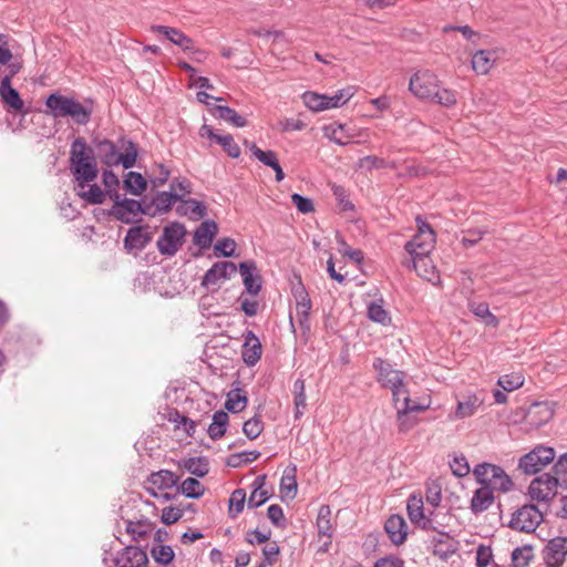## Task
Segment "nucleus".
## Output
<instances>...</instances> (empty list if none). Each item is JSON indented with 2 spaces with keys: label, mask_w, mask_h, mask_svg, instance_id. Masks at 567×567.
I'll list each match as a JSON object with an SVG mask.
<instances>
[{
  "label": "nucleus",
  "mask_w": 567,
  "mask_h": 567,
  "mask_svg": "<svg viewBox=\"0 0 567 567\" xmlns=\"http://www.w3.org/2000/svg\"><path fill=\"white\" fill-rule=\"evenodd\" d=\"M97 156L106 166L122 165L132 168L137 158V146L131 140H120L118 145L110 140H102L95 144Z\"/></svg>",
  "instance_id": "obj_1"
},
{
  "label": "nucleus",
  "mask_w": 567,
  "mask_h": 567,
  "mask_svg": "<svg viewBox=\"0 0 567 567\" xmlns=\"http://www.w3.org/2000/svg\"><path fill=\"white\" fill-rule=\"evenodd\" d=\"M70 162L75 184L92 183L96 179L99 173L96 159L82 137L73 141Z\"/></svg>",
  "instance_id": "obj_2"
},
{
  "label": "nucleus",
  "mask_w": 567,
  "mask_h": 567,
  "mask_svg": "<svg viewBox=\"0 0 567 567\" xmlns=\"http://www.w3.org/2000/svg\"><path fill=\"white\" fill-rule=\"evenodd\" d=\"M45 106L47 113L52 117H71L79 125L87 124L92 114V107L59 93L50 94L45 100Z\"/></svg>",
  "instance_id": "obj_3"
},
{
  "label": "nucleus",
  "mask_w": 567,
  "mask_h": 567,
  "mask_svg": "<svg viewBox=\"0 0 567 567\" xmlns=\"http://www.w3.org/2000/svg\"><path fill=\"white\" fill-rule=\"evenodd\" d=\"M473 475L481 485L488 486L492 491L509 492L513 481L498 465L482 463L475 466Z\"/></svg>",
  "instance_id": "obj_4"
},
{
  "label": "nucleus",
  "mask_w": 567,
  "mask_h": 567,
  "mask_svg": "<svg viewBox=\"0 0 567 567\" xmlns=\"http://www.w3.org/2000/svg\"><path fill=\"white\" fill-rule=\"evenodd\" d=\"M555 456L553 447L538 445L519 458L518 470L526 475H534L550 464Z\"/></svg>",
  "instance_id": "obj_5"
},
{
  "label": "nucleus",
  "mask_w": 567,
  "mask_h": 567,
  "mask_svg": "<svg viewBox=\"0 0 567 567\" xmlns=\"http://www.w3.org/2000/svg\"><path fill=\"white\" fill-rule=\"evenodd\" d=\"M186 229L183 224L173 221L166 225L159 236L156 247L161 255L172 257L183 245Z\"/></svg>",
  "instance_id": "obj_6"
},
{
  "label": "nucleus",
  "mask_w": 567,
  "mask_h": 567,
  "mask_svg": "<svg viewBox=\"0 0 567 567\" xmlns=\"http://www.w3.org/2000/svg\"><path fill=\"white\" fill-rule=\"evenodd\" d=\"M543 513L536 505H523L512 514L508 526L518 532L532 533L543 522Z\"/></svg>",
  "instance_id": "obj_7"
},
{
  "label": "nucleus",
  "mask_w": 567,
  "mask_h": 567,
  "mask_svg": "<svg viewBox=\"0 0 567 567\" xmlns=\"http://www.w3.org/2000/svg\"><path fill=\"white\" fill-rule=\"evenodd\" d=\"M405 251L410 256L409 259L403 261L406 268L414 269L421 278L432 284H436L440 280L436 267L429 257L430 254L421 255V248L405 249Z\"/></svg>",
  "instance_id": "obj_8"
},
{
  "label": "nucleus",
  "mask_w": 567,
  "mask_h": 567,
  "mask_svg": "<svg viewBox=\"0 0 567 567\" xmlns=\"http://www.w3.org/2000/svg\"><path fill=\"white\" fill-rule=\"evenodd\" d=\"M373 369L378 371L377 380L383 386L391 391L392 396L398 395V386L402 385L405 380L403 371L393 369L392 364L381 358L373 361Z\"/></svg>",
  "instance_id": "obj_9"
},
{
  "label": "nucleus",
  "mask_w": 567,
  "mask_h": 567,
  "mask_svg": "<svg viewBox=\"0 0 567 567\" xmlns=\"http://www.w3.org/2000/svg\"><path fill=\"white\" fill-rule=\"evenodd\" d=\"M440 84L437 76L429 71H417L409 83V90L420 100H431Z\"/></svg>",
  "instance_id": "obj_10"
},
{
  "label": "nucleus",
  "mask_w": 567,
  "mask_h": 567,
  "mask_svg": "<svg viewBox=\"0 0 567 567\" xmlns=\"http://www.w3.org/2000/svg\"><path fill=\"white\" fill-rule=\"evenodd\" d=\"M560 487L551 474L545 473L535 477L528 487V494L532 499L537 502H547L553 498Z\"/></svg>",
  "instance_id": "obj_11"
},
{
  "label": "nucleus",
  "mask_w": 567,
  "mask_h": 567,
  "mask_svg": "<svg viewBox=\"0 0 567 567\" xmlns=\"http://www.w3.org/2000/svg\"><path fill=\"white\" fill-rule=\"evenodd\" d=\"M113 200L114 205L111 209V215L122 223H133L135 216L140 213L144 214L145 208H143L138 200L128 198L121 199L117 192H115Z\"/></svg>",
  "instance_id": "obj_12"
},
{
  "label": "nucleus",
  "mask_w": 567,
  "mask_h": 567,
  "mask_svg": "<svg viewBox=\"0 0 567 567\" xmlns=\"http://www.w3.org/2000/svg\"><path fill=\"white\" fill-rule=\"evenodd\" d=\"M429 408L427 404H419L412 402L410 398L404 399V403L398 406L396 421L398 430L400 433H406L417 423V419L412 415V412L425 411Z\"/></svg>",
  "instance_id": "obj_13"
},
{
  "label": "nucleus",
  "mask_w": 567,
  "mask_h": 567,
  "mask_svg": "<svg viewBox=\"0 0 567 567\" xmlns=\"http://www.w3.org/2000/svg\"><path fill=\"white\" fill-rule=\"evenodd\" d=\"M115 567H147L148 557L145 550L137 546H126L117 551L112 559Z\"/></svg>",
  "instance_id": "obj_14"
},
{
  "label": "nucleus",
  "mask_w": 567,
  "mask_h": 567,
  "mask_svg": "<svg viewBox=\"0 0 567 567\" xmlns=\"http://www.w3.org/2000/svg\"><path fill=\"white\" fill-rule=\"evenodd\" d=\"M417 234L405 244L404 249L413 250L414 248H421V255L430 254L434 248L435 234L431 226L425 221H421L420 218H417Z\"/></svg>",
  "instance_id": "obj_15"
},
{
  "label": "nucleus",
  "mask_w": 567,
  "mask_h": 567,
  "mask_svg": "<svg viewBox=\"0 0 567 567\" xmlns=\"http://www.w3.org/2000/svg\"><path fill=\"white\" fill-rule=\"evenodd\" d=\"M406 511L411 522L421 527L422 529H437V527L433 524V517H426V515L424 514L422 497L411 495L408 499Z\"/></svg>",
  "instance_id": "obj_16"
},
{
  "label": "nucleus",
  "mask_w": 567,
  "mask_h": 567,
  "mask_svg": "<svg viewBox=\"0 0 567 567\" xmlns=\"http://www.w3.org/2000/svg\"><path fill=\"white\" fill-rule=\"evenodd\" d=\"M177 482L178 477L173 472L161 470L148 476L146 489L152 496L158 497V492L176 486Z\"/></svg>",
  "instance_id": "obj_17"
},
{
  "label": "nucleus",
  "mask_w": 567,
  "mask_h": 567,
  "mask_svg": "<svg viewBox=\"0 0 567 567\" xmlns=\"http://www.w3.org/2000/svg\"><path fill=\"white\" fill-rule=\"evenodd\" d=\"M237 271V267L231 261L215 262L204 275L202 286L209 287L220 280L229 279Z\"/></svg>",
  "instance_id": "obj_18"
},
{
  "label": "nucleus",
  "mask_w": 567,
  "mask_h": 567,
  "mask_svg": "<svg viewBox=\"0 0 567 567\" xmlns=\"http://www.w3.org/2000/svg\"><path fill=\"white\" fill-rule=\"evenodd\" d=\"M262 348L259 338L251 331L244 333L241 358L248 367H254L261 357Z\"/></svg>",
  "instance_id": "obj_19"
},
{
  "label": "nucleus",
  "mask_w": 567,
  "mask_h": 567,
  "mask_svg": "<svg viewBox=\"0 0 567 567\" xmlns=\"http://www.w3.org/2000/svg\"><path fill=\"white\" fill-rule=\"evenodd\" d=\"M177 203V196L173 192H158L145 207L144 214L157 216L168 213Z\"/></svg>",
  "instance_id": "obj_20"
},
{
  "label": "nucleus",
  "mask_w": 567,
  "mask_h": 567,
  "mask_svg": "<svg viewBox=\"0 0 567 567\" xmlns=\"http://www.w3.org/2000/svg\"><path fill=\"white\" fill-rule=\"evenodd\" d=\"M239 272L243 277L246 291L252 296H257L261 290V277L257 272L256 264L254 261L240 262Z\"/></svg>",
  "instance_id": "obj_21"
},
{
  "label": "nucleus",
  "mask_w": 567,
  "mask_h": 567,
  "mask_svg": "<svg viewBox=\"0 0 567 567\" xmlns=\"http://www.w3.org/2000/svg\"><path fill=\"white\" fill-rule=\"evenodd\" d=\"M554 415L553 408L547 402L533 403L527 413V423L533 427H540L551 420Z\"/></svg>",
  "instance_id": "obj_22"
},
{
  "label": "nucleus",
  "mask_w": 567,
  "mask_h": 567,
  "mask_svg": "<svg viewBox=\"0 0 567 567\" xmlns=\"http://www.w3.org/2000/svg\"><path fill=\"white\" fill-rule=\"evenodd\" d=\"M432 544L434 555L442 559H447L458 549V542L444 532H439L437 535L432 538Z\"/></svg>",
  "instance_id": "obj_23"
},
{
  "label": "nucleus",
  "mask_w": 567,
  "mask_h": 567,
  "mask_svg": "<svg viewBox=\"0 0 567 567\" xmlns=\"http://www.w3.org/2000/svg\"><path fill=\"white\" fill-rule=\"evenodd\" d=\"M151 31L163 34L173 44L182 48L184 51L193 49V40L176 28L154 24L151 27Z\"/></svg>",
  "instance_id": "obj_24"
},
{
  "label": "nucleus",
  "mask_w": 567,
  "mask_h": 567,
  "mask_svg": "<svg viewBox=\"0 0 567 567\" xmlns=\"http://www.w3.org/2000/svg\"><path fill=\"white\" fill-rule=\"evenodd\" d=\"M152 240L151 234L142 226L132 227L124 238V247L128 251H142Z\"/></svg>",
  "instance_id": "obj_25"
},
{
  "label": "nucleus",
  "mask_w": 567,
  "mask_h": 567,
  "mask_svg": "<svg viewBox=\"0 0 567 567\" xmlns=\"http://www.w3.org/2000/svg\"><path fill=\"white\" fill-rule=\"evenodd\" d=\"M384 530L388 534L390 540L394 545H401L405 542L408 535V528L405 520L400 515H391L384 524Z\"/></svg>",
  "instance_id": "obj_26"
},
{
  "label": "nucleus",
  "mask_w": 567,
  "mask_h": 567,
  "mask_svg": "<svg viewBox=\"0 0 567 567\" xmlns=\"http://www.w3.org/2000/svg\"><path fill=\"white\" fill-rule=\"evenodd\" d=\"M323 134L333 143L342 146L348 145L355 136L352 128L340 123L324 125Z\"/></svg>",
  "instance_id": "obj_27"
},
{
  "label": "nucleus",
  "mask_w": 567,
  "mask_h": 567,
  "mask_svg": "<svg viewBox=\"0 0 567 567\" xmlns=\"http://www.w3.org/2000/svg\"><path fill=\"white\" fill-rule=\"evenodd\" d=\"M483 398L475 393L467 394L463 400L457 401V405L453 415L454 420H463L473 416L482 406Z\"/></svg>",
  "instance_id": "obj_28"
},
{
  "label": "nucleus",
  "mask_w": 567,
  "mask_h": 567,
  "mask_svg": "<svg viewBox=\"0 0 567 567\" xmlns=\"http://www.w3.org/2000/svg\"><path fill=\"white\" fill-rule=\"evenodd\" d=\"M494 499L493 491L488 486L482 485V487L474 492L470 508L473 514L477 515L487 511L494 503Z\"/></svg>",
  "instance_id": "obj_29"
},
{
  "label": "nucleus",
  "mask_w": 567,
  "mask_h": 567,
  "mask_svg": "<svg viewBox=\"0 0 567 567\" xmlns=\"http://www.w3.org/2000/svg\"><path fill=\"white\" fill-rule=\"evenodd\" d=\"M74 192L80 198L91 205L102 204L105 200V193L96 184H75Z\"/></svg>",
  "instance_id": "obj_30"
},
{
  "label": "nucleus",
  "mask_w": 567,
  "mask_h": 567,
  "mask_svg": "<svg viewBox=\"0 0 567 567\" xmlns=\"http://www.w3.org/2000/svg\"><path fill=\"white\" fill-rule=\"evenodd\" d=\"M567 556V537H555L546 545V557L550 565H560Z\"/></svg>",
  "instance_id": "obj_31"
},
{
  "label": "nucleus",
  "mask_w": 567,
  "mask_h": 567,
  "mask_svg": "<svg viewBox=\"0 0 567 567\" xmlns=\"http://www.w3.org/2000/svg\"><path fill=\"white\" fill-rule=\"evenodd\" d=\"M0 97L4 104L16 111H21L23 107L19 92L11 85L10 75H6L0 82Z\"/></svg>",
  "instance_id": "obj_32"
},
{
  "label": "nucleus",
  "mask_w": 567,
  "mask_h": 567,
  "mask_svg": "<svg viewBox=\"0 0 567 567\" xmlns=\"http://www.w3.org/2000/svg\"><path fill=\"white\" fill-rule=\"evenodd\" d=\"M218 231V226L214 220H205L195 230L194 244L202 247L208 248L212 245L213 238Z\"/></svg>",
  "instance_id": "obj_33"
},
{
  "label": "nucleus",
  "mask_w": 567,
  "mask_h": 567,
  "mask_svg": "<svg viewBox=\"0 0 567 567\" xmlns=\"http://www.w3.org/2000/svg\"><path fill=\"white\" fill-rule=\"evenodd\" d=\"M176 213L179 216H187L190 219L198 220L206 215V206L193 198L178 200Z\"/></svg>",
  "instance_id": "obj_34"
},
{
  "label": "nucleus",
  "mask_w": 567,
  "mask_h": 567,
  "mask_svg": "<svg viewBox=\"0 0 567 567\" xmlns=\"http://www.w3.org/2000/svg\"><path fill=\"white\" fill-rule=\"evenodd\" d=\"M495 63V53L487 50H478L472 56V68L475 73L485 75Z\"/></svg>",
  "instance_id": "obj_35"
},
{
  "label": "nucleus",
  "mask_w": 567,
  "mask_h": 567,
  "mask_svg": "<svg viewBox=\"0 0 567 567\" xmlns=\"http://www.w3.org/2000/svg\"><path fill=\"white\" fill-rule=\"evenodd\" d=\"M227 412L219 410L213 414L212 423L208 426L207 433L214 441L221 439L225 435L228 425Z\"/></svg>",
  "instance_id": "obj_36"
},
{
  "label": "nucleus",
  "mask_w": 567,
  "mask_h": 567,
  "mask_svg": "<svg viewBox=\"0 0 567 567\" xmlns=\"http://www.w3.org/2000/svg\"><path fill=\"white\" fill-rule=\"evenodd\" d=\"M179 465L197 477H204L209 472V463L204 456L184 458Z\"/></svg>",
  "instance_id": "obj_37"
},
{
  "label": "nucleus",
  "mask_w": 567,
  "mask_h": 567,
  "mask_svg": "<svg viewBox=\"0 0 567 567\" xmlns=\"http://www.w3.org/2000/svg\"><path fill=\"white\" fill-rule=\"evenodd\" d=\"M368 318L382 326L391 323V317L383 307V300L372 301L368 306Z\"/></svg>",
  "instance_id": "obj_38"
},
{
  "label": "nucleus",
  "mask_w": 567,
  "mask_h": 567,
  "mask_svg": "<svg viewBox=\"0 0 567 567\" xmlns=\"http://www.w3.org/2000/svg\"><path fill=\"white\" fill-rule=\"evenodd\" d=\"M214 115L226 122L231 123L236 127H244L247 124L246 118L239 115L234 109L229 106H216Z\"/></svg>",
  "instance_id": "obj_39"
},
{
  "label": "nucleus",
  "mask_w": 567,
  "mask_h": 567,
  "mask_svg": "<svg viewBox=\"0 0 567 567\" xmlns=\"http://www.w3.org/2000/svg\"><path fill=\"white\" fill-rule=\"evenodd\" d=\"M124 187L132 195H141L146 189V181L137 172H128L124 178Z\"/></svg>",
  "instance_id": "obj_40"
},
{
  "label": "nucleus",
  "mask_w": 567,
  "mask_h": 567,
  "mask_svg": "<svg viewBox=\"0 0 567 567\" xmlns=\"http://www.w3.org/2000/svg\"><path fill=\"white\" fill-rule=\"evenodd\" d=\"M468 308L474 316L481 318L487 326H498L497 317L489 311V307L486 302H470Z\"/></svg>",
  "instance_id": "obj_41"
},
{
  "label": "nucleus",
  "mask_w": 567,
  "mask_h": 567,
  "mask_svg": "<svg viewBox=\"0 0 567 567\" xmlns=\"http://www.w3.org/2000/svg\"><path fill=\"white\" fill-rule=\"evenodd\" d=\"M354 94V89L352 86L339 90L333 95H327L324 110L336 109L344 105Z\"/></svg>",
  "instance_id": "obj_42"
},
{
  "label": "nucleus",
  "mask_w": 567,
  "mask_h": 567,
  "mask_svg": "<svg viewBox=\"0 0 567 567\" xmlns=\"http://www.w3.org/2000/svg\"><path fill=\"white\" fill-rule=\"evenodd\" d=\"M179 491L187 498H199L204 495L205 487L198 480L187 477L181 484Z\"/></svg>",
  "instance_id": "obj_43"
},
{
  "label": "nucleus",
  "mask_w": 567,
  "mask_h": 567,
  "mask_svg": "<svg viewBox=\"0 0 567 567\" xmlns=\"http://www.w3.org/2000/svg\"><path fill=\"white\" fill-rule=\"evenodd\" d=\"M331 511L327 505H322L319 508L318 517H317V528L318 534L321 536L331 537L332 536V524L330 522Z\"/></svg>",
  "instance_id": "obj_44"
},
{
  "label": "nucleus",
  "mask_w": 567,
  "mask_h": 567,
  "mask_svg": "<svg viewBox=\"0 0 567 567\" xmlns=\"http://www.w3.org/2000/svg\"><path fill=\"white\" fill-rule=\"evenodd\" d=\"M247 405V396L240 390H234L228 393L225 408L231 413L241 412Z\"/></svg>",
  "instance_id": "obj_45"
},
{
  "label": "nucleus",
  "mask_w": 567,
  "mask_h": 567,
  "mask_svg": "<svg viewBox=\"0 0 567 567\" xmlns=\"http://www.w3.org/2000/svg\"><path fill=\"white\" fill-rule=\"evenodd\" d=\"M126 532L135 540L143 539L152 532V524L148 520H128L126 523Z\"/></svg>",
  "instance_id": "obj_46"
},
{
  "label": "nucleus",
  "mask_w": 567,
  "mask_h": 567,
  "mask_svg": "<svg viewBox=\"0 0 567 567\" xmlns=\"http://www.w3.org/2000/svg\"><path fill=\"white\" fill-rule=\"evenodd\" d=\"M561 488H567V453L558 457L553 467V475Z\"/></svg>",
  "instance_id": "obj_47"
},
{
  "label": "nucleus",
  "mask_w": 567,
  "mask_h": 567,
  "mask_svg": "<svg viewBox=\"0 0 567 567\" xmlns=\"http://www.w3.org/2000/svg\"><path fill=\"white\" fill-rule=\"evenodd\" d=\"M533 557L532 546L517 547L512 553V565L514 567H526Z\"/></svg>",
  "instance_id": "obj_48"
},
{
  "label": "nucleus",
  "mask_w": 567,
  "mask_h": 567,
  "mask_svg": "<svg viewBox=\"0 0 567 567\" xmlns=\"http://www.w3.org/2000/svg\"><path fill=\"white\" fill-rule=\"evenodd\" d=\"M246 492L241 488L235 489L229 497V516L235 518L244 511Z\"/></svg>",
  "instance_id": "obj_49"
},
{
  "label": "nucleus",
  "mask_w": 567,
  "mask_h": 567,
  "mask_svg": "<svg viewBox=\"0 0 567 567\" xmlns=\"http://www.w3.org/2000/svg\"><path fill=\"white\" fill-rule=\"evenodd\" d=\"M326 94H318L316 92H305L302 94L303 104L313 112L324 111Z\"/></svg>",
  "instance_id": "obj_50"
},
{
  "label": "nucleus",
  "mask_w": 567,
  "mask_h": 567,
  "mask_svg": "<svg viewBox=\"0 0 567 567\" xmlns=\"http://www.w3.org/2000/svg\"><path fill=\"white\" fill-rule=\"evenodd\" d=\"M249 150L254 157L265 166L272 167L279 162L277 154L274 151H262L254 143L249 145Z\"/></svg>",
  "instance_id": "obj_51"
},
{
  "label": "nucleus",
  "mask_w": 567,
  "mask_h": 567,
  "mask_svg": "<svg viewBox=\"0 0 567 567\" xmlns=\"http://www.w3.org/2000/svg\"><path fill=\"white\" fill-rule=\"evenodd\" d=\"M497 384L506 392H512L519 389L524 384V378L519 373H512L502 375Z\"/></svg>",
  "instance_id": "obj_52"
},
{
  "label": "nucleus",
  "mask_w": 567,
  "mask_h": 567,
  "mask_svg": "<svg viewBox=\"0 0 567 567\" xmlns=\"http://www.w3.org/2000/svg\"><path fill=\"white\" fill-rule=\"evenodd\" d=\"M430 101L450 107L456 104L457 99L456 93L454 91L449 89H441V86L439 85L436 92L433 94Z\"/></svg>",
  "instance_id": "obj_53"
},
{
  "label": "nucleus",
  "mask_w": 567,
  "mask_h": 567,
  "mask_svg": "<svg viewBox=\"0 0 567 567\" xmlns=\"http://www.w3.org/2000/svg\"><path fill=\"white\" fill-rule=\"evenodd\" d=\"M264 430V423L259 416H254L243 425V432L249 440L257 439Z\"/></svg>",
  "instance_id": "obj_54"
},
{
  "label": "nucleus",
  "mask_w": 567,
  "mask_h": 567,
  "mask_svg": "<svg viewBox=\"0 0 567 567\" xmlns=\"http://www.w3.org/2000/svg\"><path fill=\"white\" fill-rule=\"evenodd\" d=\"M216 142L223 146L224 151L233 158L240 155V147L230 134L216 136Z\"/></svg>",
  "instance_id": "obj_55"
},
{
  "label": "nucleus",
  "mask_w": 567,
  "mask_h": 567,
  "mask_svg": "<svg viewBox=\"0 0 567 567\" xmlns=\"http://www.w3.org/2000/svg\"><path fill=\"white\" fill-rule=\"evenodd\" d=\"M152 556L158 564L168 565L174 559V550L168 545H158L152 548Z\"/></svg>",
  "instance_id": "obj_56"
},
{
  "label": "nucleus",
  "mask_w": 567,
  "mask_h": 567,
  "mask_svg": "<svg viewBox=\"0 0 567 567\" xmlns=\"http://www.w3.org/2000/svg\"><path fill=\"white\" fill-rule=\"evenodd\" d=\"M337 243H338V250L340 254H342L343 256H347L348 258H350L351 260L360 264L362 262L363 260V252L360 250V249H353L351 248L347 243L346 240L343 239V237L341 236H337Z\"/></svg>",
  "instance_id": "obj_57"
},
{
  "label": "nucleus",
  "mask_w": 567,
  "mask_h": 567,
  "mask_svg": "<svg viewBox=\"0 0 567 567\" xmlns=\"http://www.w3.org/2000/svg\"><path fill=\"white\" fill-rule=\"evenodd\" d=\"M452 473L457 477H464L470 473V465L465 456L455 455L450 462Z\"/></svg>",
  "instance_id": "obj_58"
},
{
  "label": "nucleus",
  "mask_w": 567,
  "mask_h": 567,
  "mask_svg": "<svg viewBox=\"0 0 567 567\" xmlns=\"http://www.w3.org/2000/svg\"><path fill=\"white\" fill-rule=\"evenodd\" d=\"M169 192H173V194H175L177 196V202L182 200L183 197L190 194V192H192L190 183L186 178L173 179L171 183Z\"/></svg>",
  "instance_id": "obj_59"
},
{
  "label": "nucleus",
  "mask_w": 567,
  "mask_h": 567,
  "mask_svg": "<svg viewBox=\"0 0 567 567\" xmlns=\"http://www.w3.org/2000/svg\"><path fill=\"white\" fill-rule=\"evenodd\" d=\"M184 514V511L179 507L168 506L162 511L161 520L165 525H172L178 522Z\"/></svg>",
  "instance_id": "obj_60"
},
{
  "label": "nucleus",
  "mask_w": 567,
  "mask_h": 567,
  "mask_svg": "<svg viewBox=\"0 0 567 567\" xmlns=\"http://www.w3.org/2000/svg\"><path fill=\"white\" fill-rule=\"evenodd\" d=\"M291 202L297 207L298 212L301 214H309L315 210L313 203L310 198L305 197L300 194H292L291 195Z\"/></svg>",
  "instance_id": "obj_61"
},
{
  "label": "nucleus",
  "mask_w": 567,
  "mask_h": 567,
  "mask_svg": "<svg viewBox=\"0 0 567 567\" xmlns=\"http://www.w3.org/2000/svg\"><path fill=\"white\" fill-rule=\"evenodd\" d=\"M267 516L269 520L277 527L286 526V518L284 515L282 507L277 504H272L267 509Z\"/></svg>",
  "instance_id": "obj_62"
},
{
  "label": "nucleus",
  "mask_w": 567,
  "mask_h": 567,
  "mask_svg": "<svg viewBox=\"0 0 567 567\" xmlns=\"http://www.w3.org/2000/svg\"><path fill=\"white\" fill-rule=\"evenodd\" d=\"M102 178H103V184H104L107 193L110 194V197L112 199H114V194H115V192H117L116 188L118 187V184H120L118 177L112 171H104Z\"/></svg>",
  "instance_id": "obj_63"
},
{
  "label": "nucleus",
  "mask_w": 567,
  "mask_h": 567,
  "mask_svg": "<svg viewBox=\"0 0 567 567\" xmlns=\"http://www.w3.org/2000/svg\"><path fill=\"white\" fill-rule=\"evenodd\" d=\"M493 559L492 548L489 546L480 545L476 549V566L487 567Z\"/></svg>",
  "instance_id": "obj_64"
}]
</instances>
